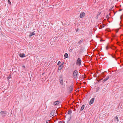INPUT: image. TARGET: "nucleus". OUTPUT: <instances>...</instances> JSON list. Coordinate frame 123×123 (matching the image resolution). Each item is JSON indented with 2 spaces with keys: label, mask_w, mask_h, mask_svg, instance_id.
<instances>
[{
  "label": "nucleus",
  "mask_w": 123,
  "mask_h": 123,
  "mask_svg": "<svg viewBox=\"0 0 123 123\" xmlns=\"http://www.w3.org/2000/svg\"><path fill=\"white\" fill-rule=\"evenodd\" d=\"M78 74V71L76 70H75L73 73V76L74 79H77Z\"/></svg>",
  "instance_id": "obj_1"
},
{
  "label": "nucleus",
  "mask_w": 123,
  "mask_h": 123,
  "mask_svg": "<svg viewBox=\"0 0 123 123\" xmlns=\"http://www.w3.org/2000/svg\"><path fill=\"white\" fill-rule=\"evenodd\" d=\"M81 64V60L80 58H78L77 60L76 64L78 66H80Z\"/></svg>",
  "instance_id": "obj_2"
},
{
  "label": "nucleus",
  "mask_w": 123,
  "mask_h": 123,
  "mask_svg": "<svg viewBox=\"0 0 123 123\" xmlns=\"http://www.w3.org/2000/svg\"><path fill=\"white\" fill-rule=\"evenodd\" d=\"M85 15V13L83 12H81L80 17L81 18H82L84 17Z\"/></svg>",
  "instance_id": "obj_3"
},
{
  "label": "nucleus",
  "mask_w": 123,
  "mask_h": 123,
  "mask_svg": "<svg viewBox=\"0 0 123 123\" xmlns=\"http://www.w3.org/2000/svg\"><path fill=\"white\" fill-rule=\"evenodd\" d=\"M64 64V62H63L62 63V64L60 65L58 67V69L59 70H61Z\"/></svg>",
  "instance_id": "obj_4"
},
{
  "label": "nucleus",
  "mask_w": 123,
  "mask_h": 123,
  "mask_svg": "<svg viewBox=\"0 0 123 123\" xmlns=\"http://www.w3.org/2000/svg\"><path fill=\"white\" fill-rule=\"evenodd\" d=\"M73 89L72 86H70L69 88L68 89V92L70 93L72 91Z\"/></svg>",
  "instance_id": "obj_5"
},
{
  "label": "nucleus",
  "mask_w": 123,
  "mask_h": 123,
  "mask_svg": "<svg viewBox=\"0 0 123 123\" xmlns=\"http://www.w3.org/2000/svg\"><path fill=\"white\" fill-rule=\"evenodd\" d=\"M59 103V101H57L55 102H54L53 103V105H58Z\"/></svg>",
  "instance_id": "obj_6"
},
{
  "label": "nucleus",
  "mask_w": 123,
  "mask_h": 123,
  "mask_svg": "<svg viewBox=\"0 0 123 123\" xmlns=\"http://www.w3.org/2000/svg\"><path fill=\"white\" fill-rule=\"evenodd\" d=\"M94 98H92L90 101L89 102V104L91 105L92 104L93 102L94 101Z\"/></svg>",
  "instance_id": "obj_7"
},
{
  "label": "nucleus",
  "mask_w": 123,
  "mask_h": 123,
  "mask_svg": "<svg viewBox=\"0 0 123 123\" xmlns=\"http://www.w3.org/2000/svg\"><path fill=\"white\" fill-rule=\"evenodd\" d=\"M60 78H61L60 79H59L60 82V84L61 85H62L63 84V81L62 79V76H61V77H60Z\"/></svg>",
  "instance_id": "obj_8"
},
{
  "label": "nucleus",
  "mask_w": 123,
  "mask_h": 123,
  "mask_svg": "<svg viewBox=\"0 0 123 123\" xmlns=\"http://www.w3.org/2000/svg\"><path fill=\"white\" fill-rule=\"evenodd\" d=\"M0 113L4 117L5 115H3L6 114V111H2L0 112Z\"/></svg>",
  "instance_id": "obj_9"
},
{
  "label": "nucleus",
  "mask_w": 123,
  "mask_h": 123,
  "mask_svg": "<svg viewBox=\"0 0 123 123\" xmlns=\"http://www.w3.org/2000/svg\"><path fill=\"white\" fill-rule=\"evenodd\" d=\"M55 112V111H52L51 113L50 114V116L51 117H52L54 115V113Z\"/></svg>",
  "instance_id": "obj_10"
},
{
  "label": "nucleus",
  "mask_w": 123,
  "mask_h": 123,
  "mask_svg": "<svg viewBox=\"0 0 123 123\" xmlns=\"http://www.w3.org/2000/svg\"><path fill=\"white\" fill-rule=\"evenodd\" d=\"M109 78V77L108 76H107L104 79L103 81V82H104L105 81L107 80Z\"/></svg>",
  "instance_id": "obj_11"
},
{
  "label": "nucleus",
  "mask_w": 123,
  "mask_h": 123,
  "mask_svg": "<svg viewBox=\"0 0 123 123\" xmlns=\"http://www.w3.org/2000/svg\"><path fill=\"white\" fill-rule=\"evenodd\" d=\"M19 56L21 57H24L25 56V55L24 54H20L19 55Z\"/></svg>",
  "instance_id": "obj_12"
},
{
  "label": "nucleus",
  "mask_w": 123,
  "mask_h": 123,
  "mask_svg": "<svg viewBox=\"0 0 123 123\" xmlns=\"http://www.w3.org/2000/svg\"><path fill=\"white\" fill-rule=\"evenodd\" d=\"M35 35V33L34 32H32L31 33H30V35L29 36L30 37H31L33 35Z\"/></svg>",
  "instance_id": "obj_13"
},
{
  "label": "nucleus",
  "mask_w": 123,
  "mask_h": 123,
  "mask_svg": "<svg viewBox=\"0 0 123 123\" xmlns=\"http://www.w3.org/2000/svg\"><path fill=\"white\" fill-rule=\"evenodd\" d=\"M114 120H116L117 122H118L119 121L118 118L117 116L114 117Z\"/></svg>",
  "instance_id": "obj_14"
},
{
  "label": "nucleus",
  "mask_w": 123,
  "mask_h": 123,
  "mask_svg": "<svg viewBox=\"0 0 123 123\" xmlns=\"http://www.w3.org/2000/svg\"><path fill=\"white\" fill-rule=\"evenodd\" d=\"M84 106L83 105H82L81 107V109H80V111H82L84 109Z\"/></svg>",
  "instance_id": "obj_15"
},
{
  "label": "nucleus",
  "mask_w": 123,
  "mask_h": 123,
  "mask_svg": "<svg viewBox=\"0 0 123 123\" xmlns=\"http://www.w3.org/2000/svg\"><path fill=\"white\" fill-rule=\"evenodd\" d=\"M64 57L66 58H68V54L67 53H65L64 55Z\"/></svg>",
  "instance_id": "obj_16"
},
{
  "label": "nucleus",
  "mask_w": 123,
  "mask_h": 123,
  "mask_svg": "<svg viewBox=\"0 0 123 123\" xmlns=\"http://www.w3.org/2000/svg\"><path fill=\"white\" fill-rule=\"evenodd\" d=\"M83 42V40H81L80 41L78 42V43L79 44H81V43Z\"/></svg>",
  "instance_id": "obj_17"
},
{
  "label": "nucleus",
  "mask_w": 123,
  "mask_h": 123,
  "mask_svg": "<svg viewBox=\"0 0 123 123\" xmlns=\"http://www.w3.org/2000/svg\"><path fill=\"white\" fill-rule=\"evenodd\" d=\"M72 113V111L71 110L69 111L68 112V113L69 114H71Z\"/></svg>",
  "instance_id": "obj_18"
},
{
  "label": "nucleus",
  "mask_w": 123,
  "mask_h": 123,
  "mask_svg": "<svg viewBox=\"0 0 123 123\" xmlns=\"http://www.w3.org/2000/svg\"><path fill=\"white\" fill-rule=\"evenodd\" d=\"M101 14V12H99L97 15V16H99Z\"/></svg>",
  "instance_id": "obj_19"
},
{
  "label": "nucleus",
  "mask_w": 123,
  "mask_h": 123,
  "mask_svg": "<svg viewBox=\"0 0 123 123\" xmlns=\"http://www.w3.org/2000/svg\"><path fill=\"white\" fill-rule=\"evenodd\" d=\"M8 3L10 5H11V2H10V1L9 0H8Z\"/></svg>",
  "instance_id": "obj_20"
},
{
  "label": "nucleus",
  "mask_w": 123,
  "mask_h": 123,
  "mask_svg": "<svg viewBox=\"0 0 123 123\" xmlns=\"http://www.w3.org/2000/svg\"><path fill=\"white\" fill-rule=\"evenodd\" d=\"M61 63V62H60V61H59L58 62L57 64L58 65H59Z\"/></svg>",
  "instance_id": "obj_21"
},
{
  "label": "nucleus",
  "mask_w": 123,
  "mask_h": 123,
  "mask_svg": "<svg viewBox=\"0 0 123 123\" xmlns=\"http://www.w3.org/2000/svg\"><path fill=\"white\" fill-rule=\"evenodd\" d=\"M11 77V75H9V77H8L7 78L8 79H10Z\"/></svg>",
  "instance_id": "obj_22"
},
{
  "label": "nucleus",
  "mask_w": 123,
  "mask_h": 123,
  "mask_svg": "<svg viewBox=\"0 0 123 123\" xmlns=\"http://www.w3.org/2000/svg\"><path fill=\"white\" fill-rule=\"evenodd\" d=\"M70 117L68 119V122L70 120Z\"/></svg>",
  "instance_id": "obj_23"
},
{
  "label": "nucleus",
  "mask_w": 123,
  "mask_h": 123,
  "mask_svg": "<svg viewBox=\"0 0 123 123\" xmlns=\"http://www.w3.org/2000/svg\"><path fill=\"white\" fill-rule=\"evenodd\" d=\"M49 123V120H48V121H46V123Z\"/></svg>",
  "instance_id": "obj_24"
},
{
  "label": "nucleus",
  "mask_w": 123,
  "mask_h": 123,
  "mask_svg": "<svg viewBox=\"0 0 123 123\" xmlns=\"http://www.w3.org/2000/svg\"><path fill=\"white\" fill-rule=\"evenodd\" d=\"M108 49V47L107 46L106 47V49L107 50Z\"/></svg>",
  "instance_id": "obj_25"
},
{
  "label": "nucleus",
  "mask_w": 123,
  "mask_h": 123,
  "mask_svg": "<svg viewBox=\"0 0 123 123\" xmlns=\"http://www.w3.org/2000/svg\"><path fill=\"white\" fill-rule=\"evenodd\" d=\"M59 123H62V121H60L59 122Z\"/></svg>",
  "instance_id": "obj_26"
},
{
  "label": "nucleus",
  "mask_w": 123,
  "mask_h": 123,
  "mask_svg": "<svg viewBox=\"0 0 123 123\" xmlns=\"http://www.w3.org/2000/svg\"><path fill=\"white\" fill-rule=\"evenodd\" d=\"M23 68H25V66H23Z\"/></svg>",
  "instance_id": "obj_27"
},
{
  "label": "nucleus",
  "mask_w": 123,
  "mask_h": 123,
  "mask_svg": "<svg viewBox=\"0 0 123 123\" xmlns=\"http://www.w3.org/2000/svg\"><path fill=\"white\" fill-rule=\"evenodd\" d=\"M122 9H120L119 10V11H122Z\"/></svg>",
  "instance_id": "obj_28"
},
{
  "label": "nucleus",
  "mask_w": 123,
  "mask_h": 123,
  "mask_svg": "<svg viewBox=\"0 0 123 123\" xmlns=\"http://www.w3.org/2000/svg\"><path fill=\"white\" fill-rule=\"evenodd\" d=\"M109 16L108 15H107V18H108V17Z\"/></svg>",
  "instance_id": "obj_29"
},
{
  "label": "nucleus",
  "mask_w": 123,
  "mask_h": 123,
  "mask_svg": "<svg viewBox=\"0 0 123 123\" xmlns=\"http://www.w3.org/2000/svg\"><path fill=\"white\" fill-rule=\"evenodd\" d=\"M118 30L117 31V32H118Z\"/></svg>",
  "instance_id": "obj_30"
},
{
  "label": "nucleus",
  "mask_w": 123,
  "mask_h": 123,
  "mask_svg": "<svg viewBox=\"0 0 123 123\" xmlns=\"http://www.w3.org/2000/svg\"><path fill=\"white\" fill-rule=\"evenodd\" d=\"M101 40H100V41H101Z\"/></svg>",
  "instance_id": "obj_31"
},
{
  "label": "nucleus",
  "mask_w": 123,
  "mask_h": 123,
  "mask_svg": "<svg viewBox=\"0 0 123 123\" xmlns=\"http://www.w3.org/2000/svg\"><path fill=\"white\" fill-rule=\"evenodd\" d=\"M70 50H70H70L69 51H70Z\"/></svg>",
  "instance_id": "obj_32"
},
{
  "label": "nucleus",
  "mask_w": 123,
  "mask_h": 123,
  "mask_svg": "<svg viewBox=\"0 0 123 123\" xmlns=\"http://www.w3.org/2000/svg\"><path fill=\"white\" fill-rule=\"evenodd\" d=\"M72 51V50H70V51Z\"/></svg>",
  "instance_id": "obj_33"
}]
</instances>
